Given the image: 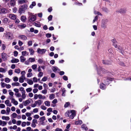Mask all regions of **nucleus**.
Segmentation results:
<instances>
[{
	"label": "nucleus",
	"mask_w": 131,
	"mask_h": 131,
	"mask_svg": "<svg viewBox=\"0 0 131 131\" xmlns=\"http://www.w3.org/2000/svg\"><path fill=\"white\" fill-rule=\"evenodd\" d=\"M94 67L95 68L97 74L99 75L102 76V74L106 72V70L100 66H98L96 64L94 65Z\"/></svg>",
	"instance_id": "1"
},
{
	"label": "nucleus",
	"mask_w": 131,
	"mask_h": 131,
	"mask_svg": "<svg viewBox=\"0 0 131 131\" xmlns=\"http://www.w3.org/2000/svg\"><path fill=\"white\" fill-rule=\"evenodd\" d=\"M28 7V5L26 4H24L21 6L19 8V14H21L23 12H25V10L27 9Z\"/></svg>",
	"instance_id": "2"
},
{
	"label": "nucleus",
	"mask_w": 131,
	"mask_h": 131,
	"mask_svg": "<svg viewBox=\"0 0 131 131\" xmlns=\"http://www.w3.org/2000/svg\"><path fill=\"white\" fill-rule=\"evenodd\" d=\"M102 63L105 65H110L112 64V61L110 60H102Z\"/></svg>",
	"instance_id": "3"
},
{
	"label": "nucleus",
	"mask_w": 131,
	"mask_h": 131,
	"mask_svg": "<svg viewBox=\"0 0 131 131\" xmlns=\"http://www.w3.org/2000/svg\"><path fill=\"white\" fill-rule=\"evenodd\" d=\"M47 49H41L40 48H38L37 49V52L39 54H42L45 53Z\"/></svg>",
	"instance_id": "4"
},
{
	"label": "nucleus",
	"mask_w": 131,
	"mask_h": 131,
	"mask_svg": "<svg viewBox=\"0 0 131 131\" xmlns=\"http://www.w3.org/2000/svg\"><path fill=\"white\" fill-rule=\"evenodd\" d=\"M114 79V78L108 77L104 80V82L105 84L108 85L113 81Z\"/></svg>",
	"instance_id": "5"
},
{
	"label": "nucleus",
	"mask_w": 131,
	"mask_h": 131,
	"mask_svg": "<svg viewBox=\"0 0 131 131\" xmlns=\"http://www.w3.org/2000/svg\"><path fill=\"white\" fill-rule=\"evenodd\" d=\"M7 36H8V39H10V40H11L13 39V34L10 32H7L6 34V37H7Z\"/></svg>",
	"instance_id": "6"
},
{
	"label": "nucleus",
	"mask_w": 131,
	"mask_h": 131,
	"mask_svg": "<svg viewBox=\"0 0 131 131\" xmlns=\"http://www.w3.org/2000/svg\"><path fill=\"white\" fill-rule=\"evenodd\" d=\"M116 48H117L116 49V50L121 53L122 54H123L124 53V51L122 47L120 46V45H118V46Z\"/></svg>",
	"instance_id": "7"
},
{
	"label": "nucleus",
	"mask_w": 131,
	"mask_h": 131,
	"mask_svg": "<svg viewBox=\"0 0 131 131\" xmlns=\"http://www.w3.org/2000/svg\"><path fill=\"white\" fill-rule=\"evenodd\" d=\"M7 10L4 7H2L0 8V14H5L7 13Z\"/></svg>",
	"instance_id": "8"
},
{
	"label": "nucleus",
	"mask_w": 131,
	"mask_h": 131,
	"mask_svg": "<svg viewBox=\"0 0 131 131\" xmlns=\"http://www.w3.org/2000/svg\"><path fill=\"white\" fill-rule=\"evenodd\" d=\"M31 101H32V102H33V101L31 99H29L25 101H23V103L24 104V105L26 106L29 104Z\"/></svg>",
	"instance_id": "9"
},
{
	"label": "nucleus",
	"mask_w": 131,
	"mask_h": 131,
	"mask_svg": "<svg viewBox=\"0 0 131 131\" xmlns=\"http://www.w3.org/2000/svg\"><path fill=\"white\" fill-rule=\"evenodd\" d=\"M71 114L70 115V118L71 119H73L76 115L75 111L74 110L71 111Z\"/></svg>",
	"instance_id": "10"
},
{
	"label": "nucleus",
	"mask_w": 131,
	"mask_h": 131,
	"mask_svg": "<svg viewBox=\"0 0 131 131\" xmlns=\"http://www.w3.org/2000/svg\"><path fill=\"white\" fill-rule=\"evenodd\" d=\"M1 57L4 61L6 60L7 59V54L4 52L2 53H1Z\"/></svg>",
	"instance_id": "11"
},
{
	"label": "nucleus",
	"mask_w": 131,
	"mask_h": 131,
	"mask_svg": "<svg viewBox=\"0 0 131 131\" xmlns=\"http://www.w3.org/2000/svg\"><path fill=\"white\" fill-rule=\"evenodd\" d=\"M108 52L107 53L108 54L109 57H113L114 55L112 53L113 49L112 48L108 49Z\"/></svg>",
	"instance_id": "12"
},
{
	"label": "nucleus",
	"mask_w": 131,
	"mask_h": 131,
	"mask_svg": "<svg viewBox=\"0 0 131 131\" xmlns=\"http://www.w3.org/2000/svg\"><path fill=\"white\" fill-rule=\"evenodd\" d=\"M102 43L101 41H100L97 43V47L98 49H101V48Z\"/></svg>",
	"instance_id": "13"
},
{
	"label": "nucleus",
	"mask_w": 131,
	"mask_h": 131,
	"mask_svg": "<svg viewBox=\"0 0 131 131\" xmlns=\"http://www.w3.org/2000/svg\"><path fill=\"white\" fill-rule=\"evenodd\" d=\"M12 59L11 60V62L12 63H16L19 62V60L13 57H12Z\"/></svg>",
	"instance_id": "14"
},
{
	"label": "nucleus",
	"mask_w": 131,
	"mask_h": 131,
	"mask_svg": "<svg viewBox=\"0 0 131 131\" xmlns=\"http://www.w3.org/2000/svg\"><path fill=\"white\" fill-rule=\"evenodd\" d=\"M126 11V9L125 8H121L119 9L118 11H116V12H118L121 14H125Z\"/></svg>",
	"instance_id": "15"
},
{
	"label": "nucleus",
	"mask_w": 131,
	"mask_h": 131,
	"mask_svg": "<svg viewBox=\"0 0 131 131\" xmlns=\"http://www.w3.org/2000/svg\"><path fill=\"white\" fill-rule=\"evenodd\" d=\"M107 23L104 21H102L101 24V26L102 28L105 29L106 27Z\"/></svg>",
	"instance_id": "16"
},
{
	"label": "nucleus",
	"mask_w": 131,
	"mask_h": 131,
	"mask_svg": "<svg viewBox=\"0 0 131 131\" xmlns=\"http://www.w3.org/2000/svg\"><path fill=\"white\" fill-rule=\"evenodd\" d=\"M9 17L10 18L13 20H15L16 19V15L14 14H10Z\"/></svg>",
	"instance_id": "17"
},
{
	"label": "nucleus",
	"mask_w": 131,
	"mask_h": 131,
	"mask_svg": "<svg viewBox=\"0 0 131 131\" xmlns=\"http://www.w3.org/2000/svg\"><path fill=\"white\" fill-rule=\"evenodd\" d=\"M17 26L18 28H21V29H22L25 28L26 27V25L25 24H23L22 25H18Z\"/></svg>",
	"instance_id": "18"
},
{
	"label": "nucleus",
	"mask_w": 131,
	"mask_h": 131,
	"mask_svg": "<svg viewBox=\"0 0 131 131\" xmlns=\"http://www.w3.org/2000/svg\"><path fill=\"white\" fill-rule=\"evenodd\" d=\"M20 19L23 22H25L27 20V18L25 16L23 15L21 17Z\"/></svg>",
	"instance_id": "19"
},
{
	"label": "nucleus",
	"mask_w": 131,
	"mask_h": 131,
	"mask_svg": "<svg viewBox=\"0 0 131 131\" xmlns=\"http://www.w3.org/2000/svg\"><path fill=\"white\" fill-rule=\"evenodd\" d=\"M81 128L84 129L85 131H87L88 129L87 127L84 124H83L81 125Z\"/></svg>",
	"instance_id": "20"
},
{
	"label": "nucleus",
	"mask_w": 131,
	"mask_h": 131,
	"mask_svg": "<svg viewBox=\"0 0 131 131\" xmlns=\"http://www.w3.org/2000/svg\"><path fill=\"white\" fill-rule=\"evenodd\" d=\"M19 38L24 40H25L27 39V38L26 36L25 35H20L18 36Z\"/></svg>",
	"instance_id": "21"
},
{
	"label": "nucleus",
	"mask_w": 131,
	"mask_h": 131,
	"mask_svg": "<svg viewBox=\"0 0 131 131\" xmlns=\"http://www.w3.org/2000/svg\"><path fill=\"white\" fill-rule=\"evenodd\" d=\"M27 83L30 85H32L33 83V81L31 79H27Z\"/></svg>",
	"instance_id": "22"
},
{
	"label": "nucleus",
	"mask_w": 131,
	"mask_h": 131,
	"mask_svg": "<svg viewBox=\"0 0 131 131\" xmlns=\"http://www.w3.org/2000/svg\"><path fill=\"white\" fill-rule=\"evenodd\" d=\"M11 99V102L13 103L14 105H17L18 104V102L16 101L15 99Z\"/></svg>",
	"instance_id": "23"
},
{
	"label": "nucleus",
	"mask_w": 131,
	"mask_h": 131,
	"mask_svg": "<svg viewBox=\"0 0 131 131\" xmlns=\"http://www.w3.org/2000/svg\"><path fill=\"white\" fill-rule=\"evenodd\" d=\"M71 111H67L65 114V115L66 117H70V114H71Z\"/></svg>",
	"instance_id": "24"
},
{
	"label": "nucleus",
	"mask_w": 131,
	"mask_h": 131,
	"mask_svg": "<svg viewBox=\"0 0 131 131\" xmlns=\"http://www.w3.org/2000/svg\"><path fill=\"white\" fill-rule=\"evenodd\" d=\"M16 1L15 0H10V5L11 6H14L15 5Z\"/></svg>",
	"instance_id": "25"
},
{
	"label": "nucleus",
	"mask_w": 131,
	"mask_h": 131,
	"mask_svg": "<svg viewBox=\"0 0 131 131\" xmlns=\"http://www.w3.org/2000/svg\"><path fill=\"white\" fill-rule=\"evenodd\" d=\"M36 5V2L35 1L33 2H32L31 4L29 6V8L31 9L33 8V7L35 6Z\"/></svg>",
	"instance_id": "26"
},
{
	"label": "nucleus",
	"mask_w": 131,
	"mask_h": 131,
	"mask_svg": "<svg viewBox=\"0 0 131 131\" xmlns=\"http://www.w3.org/2000/svg\"><path fill=\"white\" fill-rule=\"evenodd\" d=\"M20 62H23L25 61L26 60V58L22 56L20 57Z\"/></svg>",
	"instance_id": "27"
},
{
	"label": "nucleus",
	"mask_w": 131,
	"mask_h": 131,
	"mask_svg": "<svg viewBox=\"0 0 131 131\" xmlns=\"http://www.w3.org/2000/svg\"><path fill=\"white\" fill-rule=\"evenodd\" d=\"M105 84L103 83H102L100 85V88L101 89L104 90L105 88Z\"/></svg>",
	"instance_id": "28"
},
{
	"label": "nucleus",
	"mask_w": 131,
	"mask_h": 131,
	"mask_svg": "<svg viewBox=\"0 0 131 131\" xmlns=\"http://www.w3.org/2000/svg\"><path fill=\"white\" fill-rule=\"evenodd\" d=\"M57 68L58 67L57 66H53L52 68V69L53 72L55 73H56L57 71Z\"/></svg>",
	"instance_id": "29"
},
{
	"label": "nucleus",
	"mask_w": 131,
	"mask_h": 131,
	"mask_svg": "<svg viewBox=\"0 0 131 131\" xmlns=\"http://www.w3.org/2000/svg\"><path fill=\"white\" fill-rule=\"evenodd\" d=\"M66 92V90L65 88H63L62 89V95L63 96H66L65 93Z\"/></svg>",
	"instance_id": "30"
},
{
	"label": "nucleus",
	"mask_w": 131,
	"mask_h": 131,
	"mask_svg": "<svg viewBox=\"0 0 131 131\" xmlns=\"http://www.w3.org/2000/svg\"><path fill=\"white\" fill-rule=\"evenodd\" d=\"M37 19L36 18H34L31 17L29 20V21L30 22H34L36 21Z\"/></svg>",
	"instance_id": "31"
},
{
	"label": "nucleus",
	"mask_w": 131,
	"mask_h": 131,
	"mask_svg": "<svg viewBox=\"0 0 131 131\" xmlns=\"http://www.w3.org/2000/svg\"><path fill=\"white\" fill-rule=\"evenodd\" d=\"M12 85L13 86H18L20 85V83L18 82H15L12 83Z\"/></svg>",
	"instance_id": "32"
},
{
	"label": "nucleus",
	"mask_w": 131,
	"mask_h": 131,
	"mask_svg": "<svg viewBox=\"0 0 131 131\" xmlns=\"http://www.w3.org/2000/svg\"><path fill=\"white\" fill-rule=\"evenodd\" d=\"M28 13L29 15H30L31 16V17L34 18H36V17L37 15V14H36L35 15H32V13H30L29 12H28Z\"/></svg>",
	"instance_id": "33"
},
{
	"label": "nucleus",
	"mask_w": 131,
	"mask_h": 131,
	"mask_svg": "<svg viewBox=\"0 0 131 131\" xmlns=\"http://www.w3.org/2000/svg\"><path fill=\"white\" fill-rule=\"evenodd\" d=\"M35 102L37 104V105L38 104L39 106L42 103V101H41L40 100H38L37 101H35Z\"/></svg>",
	"instance_id": "34"
},
{
	"label": "nucleus",
	"mask_w": 131,
	"mask_h": 131,
	"mask_svg": "<svg viewBox=\"0 0 131 131\" xmlns=\"http://www.w3.org/2000/svg\"><path fill=\"white\" fill-rule=\"evenodd\" d=\"M28 2L27 0H20L18 1V3L20 4H22L24 3H26Z\"/></svg>",
	"instance_id": "35"
},
{
	"label": "nucleus",
	"mask_w": 131,
	"mask_h": 131,
	"mask_svg": "<svg viewBox=\"0 0 131 131\" xmlns=\"http://www.w3.org/2000/svg\"><path fill=\"white\" fill-rule=\"evenodd\" d=\"M29 50L30 53V54L31 55H33L34 52V51L33 49L32 48H30L29 49Z\"/></svg>",
	"instance_id": "36"
},
{
	"label": "nucleus",
	"mask_w": 131,
	"mask_h": 131,
	"mask_svg": "<svg viewBox=\"0 0 131 131\" xmlns=\"http://www.w3.org/2000/svg\"><path fill=\"white\" fill-rule=\"evenodd\" d=\"M32 24L36 27H40L41 26V25L40 24H38L36 22H34Z\"/></svg>",
	"instance_id": "37"
},
{
	"label": "nucleus",
	"mask_w": 131,
	"mask_h": 131,
	"mask_svg": "<svg viewBox=\"0 0 131 131\" xmlns=\"http://www.w3.org/2000/svg\"><path fill=\"white\" fill-rule=\"evenodd\" d=\"M8 91H10L9 92V94L11 98H13V97L14 94L13 92H12L11 90H9Z\"/></svg>",
	"instance_id": "38"
},
{
	"label": "nucleus",
	"mask_w": 131,
	"mask_h": 131,
	"mask_svg": "<svg viewBox=\"0 0 131 131\" xmlns=\"http://www.w3.org/2000/svg\"><path fill=\"white\" fill-rule=\"evenodd\" d=\"M102 9L103 11L106 13H108L109 11L108 9L106 7H102Z\"/></svg>",
	"instance_id": "39"
},
{
	"label": "nucleus",
	"mask_w": 131,
	"mask_h": 131,
	"mask_svg": "<svg viewBox=\"0 0 131 131\" xmlns=\"http://www.w3.org/2000/svg\"><path fill=\"white\" fill-rule=\"evenodd\" d=\"M39 120L40 121V122L42 121V122L43 123V121L45 119V116H43L39 118Z\"/></svg>",
	"instance_id": "40"
},
{
	"label": "nucleus",
	"mask_w": 131,
	"mask_h": 131,
	"mask_svg": "<svg viewBox=\"0 0 131 131\" xmlns=\"http://www.w3.org/2000/svg\"><path fill=\"white\" fill-rule=\"evenodd\" d=\"M15 95L17 97H20L21 96V94L19 93V92L15 93Z\"/></svg>",
	"instance_id": "41"
},
{
	"label": "nucleus",
	"mask_w": 131,
	"mask_h": 131,
	"mask_svg": "<svg viewBox=\"0 0 131 131\" xmlns=\"http://www.w3.org/2000/svg\"><path fill=\"white\" fill-rule=\"evenodd\" d=\"M10 81V79L6 77L5 79V81L7 83H9Z\"/></svg>",
	"instance_id": "42"
},
{
	"label": "nucleus",
	"mask_w": 131,
	"mask_h": 131,
	"mask_svg": "<svg viewBox=\"0 0 131 131\" xmlns=\"http://www.w3.org/2000/svg\"><path fill=\"white\" fill-rule=\"evenodd\" d=\"M70 105V103L69 102H68L66 103L65 104L64 107L65 108H66L69 106Z\"/></svg>",
	"instance_id": "43"
},
{
	"label": "nucleus",
	"mask_w": 131,
	"mask_h": 131,
	"mask_svg": "<svg viewBox=\"0 0 131 131\" xmlns=\"http://www.w3.org/2000/svg\"><path fill=\"white\" fill-rule=\"evenodd\" d=\"M1 85L2 88H4L5 87V86L7 84L5 83L4 82H2L1 83Z\"/></svg>",
	"instance_id": "44"
},
{
	"label": "nucleus",
	"mask_w": 131,
	"mask_h": 131,
	"mask_svg": "<svg viewBox=\"0 0 131 131\" xmlns=\"http://www.w3.org/2000/svg\"><path fill=\"white\" fill-rule=\"evenodd\" d=\"M29 61L31 62H34L35 61V59L34 58H30L29 59Z\"/></svg>",
	"instance_id": "45"
},
{
	"label": "nucleus",
	"mask_w": 131,
	"mask_h": 131,
	"mask_svg": "<svg viewBox=\"0 0 131 131\" xmlns=\"http://www.w3.org/2000/svg\"><path fill=\"white\" fill-rule=\"evenodd\" d=\"M53 16L51 15H50L48 17V19L49 21L52 20V19Z\"/></svg>",
	"instance_id": "46"
},
{
	"label": "nucleus",
	"mask_w": 131,
	"mask_h": 131,
	"mask_svg": "<svg viewBox=\"0 0 131 131\" xmlns=\"http://www.w3.org/2000/svg\"><path fill=\"white\" fill-rule=\"evenodd\" d=\"M20 72V69L18 68L15 69V72L16 73L19 74Z\"/></svg>",
	"instance_id": "47"
},
{
	"label": "nucleus",
	"mask_w": 131,
	"mask_h": 131,
	"mask_svg": "<svg viewBox=\"0 0 131 131\" xmlns=\"http://www.w3.org/2000/svg\"><path fill=\"white\" fill-rule=\"evenodd\" d=\"M26 92H21L22 94V98H25L26 96L25 94Z\"/></svg>",
	"instance_id": "48"
},
{
	"label": "nucleus",
	"mask_w": 131,
	"mask_h": 131,
	"mask_svg": "<svg viewBox=\"0 0 131 131\" xmlns=\"http://www.w3.org/2000/svg\"><path fill=\"white\" fill-rule=\"evenodd\" d=\"M52 34L51 33H48L46 34V37L48 38L51 37Z\"/></svg>",
	"instance_id": "49"
},
{
	"label": "nucleus",
	"mask_w": 131,
	"mask_h": 131,
	"mask_svg": "<svg viewBox=\"0 0 131 131\" xmlns=\"http://www.w3.org/2000/svg\"><path fill=\"white\" fill-rule=\"evenodd\" d=\"M24 81V79L22 78V77H21V76L19 78V82L20 83H23Z\"/></svg>",
	"instance_id": "50"
},
{
	"label": "nucleus",
	"mask_w": 131,
	"mask_h": 131,
	"mask_svg": "<svg viewBox=\"0 0 131 131\" xmlns=\"http://www.w3.org/2000/svg\"><path fill=\"white\" fill-rule=\"evenodd\" d=\"M49 98H54L55 97V95L54 94H49Z\"/></svg>",
	"instance_id": "51"
},
{
	"label": "nucleus",
	"mask_w": 131,
	"mask_h": 131,
	"mask_svg": "<svg viewBox=\"0 0 131 131\" xmlns=\"http://www.w3.org/2000/svg\"><path fill=\"white\" fill-rule=\"evenodd\" d=\"M32 90V89L31 88H29L26 89V91L27 92H30Z\"/></svg>",
	"instance_id": "52"
},
{
	"label": "nucleus",
	"mask_w": 131,
	"mask_h": 131,
	"mask_svg": "<svg viewBox=\"0 0 131 131\" xmlns=\"http://www.w3.org/2000/svg\"><path fill=\"white\" fill-rule=\"evenodd\" d=\"M45 103L46 106H50V102L49 101H46L45 102Z\"/></svg>",
	"instance_id": "53"
},
{
	"label": "nucleus",
	"mask_w": 131,
	"mask_h": 131,
	"mask_svg": "<svg viewBox=\"0 0 131 131\" xmlns=\"http://www.w3.org/2000/svg\"><path fill=\"white\" fill-rule=\"evenodd\" d=\"M47 79H48V78L47 77L44 76L42 79L41 80V81H44V82L46 81L47 80Z\"/></svg>",
	"instance_id": "54"
},
{
	"label": "nucleus",
	"mask_w": 131,
	"mask_h": 131,
	"mask_svg": "<svg viewBox=\"0 0 131 131\" xmlns=\"http://www.w3.org/2000/svg\"><path fill=\"white\" fill-rule=\"evenodd\" d=\"M13 79L14 81L16 82L18 81V79L17 77L15 76L13 78Z\"/></svg>",
	"instance_id": "55"
},
{
	"label": "nucleus",
	"mask_w": 131,
	"mask_h": 131,
	"mask_svg": "<svg viewBox=\"0 0 131 131\" xmlns=\"http://www.w3.org/2000/svg\"><path fill=\"white\" fill-rule=\"evenodd\" d=\"M62 78L64 81H67L68 80V77L67 76L65 75H64L62 77Z\"/></svg>",
	"instance_id": "56"
},
{
	"label": "nucleus",
	"mask_w": 131,
	"mask_h": 131,
	"mask_svg": "<svg viewBox=\"0 0 131 131\" xmlns=\"http://www.w3.org/2000/svg\"><path fill=\"white\" fill-rule=\"evenodd\" d=\"M6 72V70L4 68H0V72L5 73Z\"/></svg>",
	"instance_id": "57"
},
{
	"label": "nucleus",
	"mask_w": 131,
	"mask_h": 131,
	"mask_svg": "<svg viewBox=\"0 0 131 131\" xmlns=\"http://www.w3.org/2000/svg\"><path fill=\"white\" fill-rule=\"evenodd\" d=\"M37 67V65L36 64H35L32 65L31 68L33 70H35L36 69Z\"/></svg>",
	"instance_id": "58"
},
{
	"label": "nucleus",
	"mask_w": 131,
	"mask_h": 131,
	"mask_svg": "<svg viewBox=\"0 0 131 131\" xmlns=\"http://www.w3.org/2000/svg\"><path fill=\"white\" fill-rule=\"evenodd\" d=\"M43 73L42 72H39L38 74V77H41L43 76Z\"/></svg>",
	"instance_id": "59"
},
{
	"label": "nucleus",
	"mask_w": 131,
	"mask_h": 131,
	"mask_svg": "<svg viewBox=\"0 0 131 131\" xmlns=\"http://www.w3.org/2000/svg\"><path fill=\"white\" fill-rule=\"evenodd\" d=\"M13 53L14 56L16 57L17 56L18 53L17 51H15Z\"/></svg>",
	"instance_id": "60"
},
{
	"label": "nucleus",
	"mask_w": 131,
	"mask_h": 131,
	"mask_svg": "<svg viewBox=\"0 0 131 131\" xmlns=\"http://www.w3.org/2000/svg\"><path fill=\"white\" fill-rule=\"evenodd\" d=\"M13 70H12L10 69L8 71V73L9 75H12L13 74Z\"/></svg>",
	"instance_id": "61"
},
{
	"label": "nucleus",
	"mask_w": 131,
	"mask_h": 131,
	"mask_svg": "<svg viewBox=\"0 0 131 131\" xmlns=\"http://www.w3.org/2000/svg\"><path fill=\"white\" fill-rule=\"evenodd\" d=\"M10 111V108L8 107H7L6 108V111L7 112V114H9Z\"/></svg>",
	"instance_id": "62"
},
{
	"label": "nucleus",
	"mask_w": 131,
	"mask_h": 131,
	"mask_svg": "<svg viewBox=\"0 0 131 131\" xmlns=\"http://www.w3.org/2000/svg\"><path fill=\"white\" fill-rule=\"evenodd\" d=\"M33 81L35 83H36L37 82V79L36 77H34L33 79Z\"/></svg>",
	"instance_id": "63"
},
{
	"label": "nucleus",
	"mask_w": 131,
	"mask_h": 131,
	"mask_svg": "<svg viewBox=\"0 0 131 131\" xmlns=\"http://www.w3.org/2000/svg\"><path fill=\"white\" fill-rule=\"evenodd\" d=\"M32 75V73H29L27 74V77L29 78L31 77Z\"/></svg>",
	"instance_id": "64"
}]
</instances>
